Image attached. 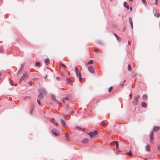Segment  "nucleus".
<instances>
[{
    "label": "nucleus",
    "instance_id": "obj_36",
    "mask_svg": "<svg viewBox=\"0 0 160 160\" xmlns=\"http://www.w3.org/2000/svg\"><path fill=\"white\" fill-rule=\"evenodd\" d=\"M54 119L53 118H52L51 120H50V122L53 123H54Z\"/></svg>",
    "mask_w": 160,
    "mask_h": 160
},
{
    "label": "nucleus",
    "instance_id": "obj_28",
    "mask_svg": "<svg viewBox=\"0 0 160 160\" xmlns=\"http://www.w3.org/2000/svg\"><path fill=\"white\" fill-rule=\"evenodd\" d=\"M65 136L66 138H67V140H68V139L69 138L68 134H67V133H65Z\"/></svg>",
    "mask_w": 160,
    "mask_h": 160
},
{
    "label": "nucleus",
    "instance_id": "obj_11",
    "mask_svg": "<svg viewBox=\"0 0 160 160\" xmlns=\"http://www.w3.org/2000/svg\"><path fill=\"white\" fill-rule=\"evenodd\" d=\"M124 6L127 8L128 9H129V6L128 5L127 3L126 2H124L123 3Z\"/></svg>",
    "mask_w": 160,
    "mask_h": 160
},
{
    "label": "nucleus",
    "instance_id": "obj_7",
    "mask_svg": "<svg viewBox=\"0 0 160 160\" xmlns=\"http://www.w3.org/2000/svg\"><path fill=\"white\" fill-rule=\"evenodd\" d=\"M60 121H61V124L62 125V126H63L64 128L66 127V122H65V121L64 120H62L61 119H60Z\"/></svg>",
    "mask_w": 160,
    "mask_h": 160
},
{
    "label": "nucleus",
    "instance_id": "obj_50",
    "mask_svg": "<svg viewBox=\"0 0 160 160\" xmlns=\"http://www.w3.org/2000/svg\"><path fill=\"white\" fill-rule=\"evenodd\" d=\"M135 75L133 76H132L133 77H134L135 76Z\"/></svg>",
    "mask_w": 160,
    "mask_h": 160
},
{
    "label": "nucleus",
    "instance_id": "obj_39",
    "mask_svg": "<svg viewBox=\"0 0 160 160\" xmlns=\"http://www.w3.org/2000/svg\"><path fill=\"white\" fill-rule=\"evenodd\" d=\"M28 84L30 85V86H32V82L31 81H30L28 82Z\"/></svg>",
    "mask_w": 160,
    "mask_h": 160
},
{
    "label": "nucleus",
    "instance_id": "obj_17",
    "mask_svg": "<svg viewBox=\"0 0 160 160\" xmlns=\"http://www.w3.org/2000/svg\"><path fill=\"white\" fill-rule=\"evenodd\" d=\"M76 128L78 130H82L83 131H84L85 130V129L84 128L82 129L80 127L78 126H76Z\"/></svg>",
    "mask_w": 160,
    "mask_h": 160
},
{
    "label": "nucleus",
    "instance_id": "obj_5",
    "mask_svg": "<svg viewBox=\"0 0 160 160\" xmlns=\"http://www.w3.org/2000/svg\"><path fill=\"white\" fill-rule=\"evenodd\" d=\"M52 133L55 136H58V132L56 129H53L52 130Z\"/></svg>",
    "mask_w": 160,
    "mask_h": 160
},
{
    "label": "nucleus",
    "instance_id": "obj_10",
    "mask_svg": "<svg viewBox=\"0 0 160 160\" xmlns=\"http://www.w3.org/2000/svg\"><path fill=\"white\" fill-rule=\"evenodd\" d=\"M160 129V127L159 126L154 127L153 128V130L154 132Z\"/></svg>",
    "mask_w": 160,
    "mask_h": 160
},
{
    "label": "nucleus",
    "instance_id": "obj_9",
    "mask_svg": "<svg viewBox=\"0 0 160 160\" xmlns=\"http://www.w3.org/2000/svg\"><path fill=\"white\" fill-rule=\"evenodd\" d=\"M114 35L117 38V40L119 42H120L121 41V38L119 37L117 35H116L115 33H114Z\"/></svg>",
    "mask_w": 160,
    "mask_h": 160
},
{
    "label": "nucleus",
    "instance_id": "obj_14",
    "mask_svg": "<svg viewBox=\"0 0 160 160\" xmlns=\"http://www.w3.org/2000/svg\"><path fill=\"white\" fill-rule=\"evenodd\" d=\"M147 94H144L142 96V98L144 100H145L147 99Z\"/></svg>",
    "mask_w": 160,
    "mask_h": 160
},
{
    "label": "nucleus",
    "instance_id": "obj_21",
    "mask_svg": "<svg viewBox=\"0 0 160 160\" xmlns=\"http://www.w3.org/2000/svg\"><path fill=\"white\" fill-rule=\"evenodd\" d=\"M41 90L42 91V92L44 94H46V90L45 89V88H41Z\"/></svg>",
    "mask_w": 160,
    "mask_h": 160
},
{
    "label": "nucleus",
    "instance_id": "obj_31",
    "mask_svg": "<svg viewBox=\"0 0 160 160\" xmlns=\"http://www.w3.org/2000/svg\"><path fill=\"white\" fill-rule=\"evenodd\" d=\"M142 2L143 3L145 4V5H147V2L146 0H142Z\"/></svg>",
    "mask_w": 160,
    "mask_h": 160
},
{
    "label": "nucleus",
    "instance_id": "obj_41",
    "mask_svg": "<svg viewBox=\"0 0 160 160\" xmlns=\"http://www.w3.org/2000/svg\"><path fill=\"white\" fill-rule=\"evenodd\" d=\"M94 51L97 53H98L99 52V51L97 49H95Z\"/></svg>",
    "mask_w": 160,
    "mask_h": 160
},
{
    "label": "nucleus",
    "instance_id": "obj_33",
    "mask_svg": "<svg viewBox=\"0 0 160 160\" xmlns=\"http://www.w3.org/2000/svg\"><path fill=\"white\" fill-rule=\"evenodd\" d=\"M129 22H130V23L132 22V19L131 17L129 18Z\"/></svg>",
    "mask_w": 160,
    "mask_h": 160
},
{
    "label": "nucleus",
    "instance_id": "obj_47",
    "mask_svg": "<svg viewBox=\"0 0 160 160\" xmlns=\"http://www.w3.org/2000/svg\"><path fill=\"white\" fill-rule=\"evenodd\" d=\"M59 77H57L56 78V79L57 80H58L59 79Z\"/></svg>",
    "mask_w": 160,
    "mask_h": 160
},
{
    "label": "nucleus",
    "instance_id": "obj_22",
    "mask_svg": "<svg viewBox=\"0 0 160 160\" xmlns=\"http://www.w3.org/2000/svg\"><path fill=\"white\" fill-rule=\"evenodd\" d=\"M88 141V139H84L83 141V143H87Z\"/></svg>",
    "mask_w": 160,
    "mask_h": 160
},
{
    "label": "nucleus",
    "instance_id": "obj_46",
    "mask_svg": "<svg viewBox=\"0 0 160 160\" xmlns=\"http://www.w3.org/2000/svg\"><path fill=\"white\" fill-rule=\"evenodd\" d=\"M158 148L159 150L160 151V146H159L158 147Z\"/></svg>",
    "mask_w": 160,
    "mask_h": 160
},
{
    "label": "nucleus",
    "instance_id": "obj_13",
    "mask_svg": "<svg viewBox=\"0 0 160 160\" xmlns=\"http://www.w3.org/2000/svg\"><path fill=\"white\" fill-rule=\"evenodd\" d=\"M44 62L46 65H47L50 62V61L49 59L48 58L45 59L44 60Z\"/></svg>",
    "mask_w": 160,
    "mask_h": 160
},
{
    "label": "nucleus",
    "instance_id": "obj_40",
    "mask_svg": "<svg viewBox=\"0 0 160 160\" xmlns=\"http://www.w3.org/2000/svg\"><path fill=\"white\" fill-rule=\"evenodd\" d=\"M130 25H131V28H132V29L133 28V23H132V22L130 23Z\"/></svg>",
    "mask_w": 160,
    "mask_h": 160
},
{
    "label": "nucleus",
    "instance_id": "obj_8",
    "mask_svg": "<svg viewBox=\"0 0 160 160\" xmlns=\"http://www.w3.org/2000/svg\"><path fill=\"white\" fill-rule=\"evenodd\" d=\"M153 132L152 131H151L150 132V142H152V141H153Z\"/></svg>",
    "mask_w": 160,
    "mask_h": 160
},
{
    "label": "nucleus",
    "instance_id": "obj_42",
    "mask_svg": "<svg viewBox=\"0 0 160 160\" xmlns=\"http://www.w3.org/2000/svg\"><path fill=\"white\" fill-rule=\"evenodd\" d=\"M66 80H67V81L68 82H70V80L69 78H67V79H66Z\"/></svg>",
    "mask_w": 160,
    "mask_h": 160
},
{
    "label": "nucleus",
    "instance_id": "obj_2",
    "mask_svg": "<svg viewBox=\"0 0 160 160\" xmlns=\"http://www.w3.org/2000/svg\"><path fill=\"white\" fill-rule=\"evenodd\" d=\"M28 75L27 74V72H25L22 75L21 77V78L20 80V82H21L24 79L28 78Z\"/></svg>",
    "mask_w": 160,
    "mask_h": 160
},
{
    "label": "nucleus",
    "instance_id": "obj_38",
    "mask_svg": "<svg viewBox=\"0 0 160 160\" xmlns=\"http://www.w3.org/2000/svg\"><path fill=\"white\" fill-rule=\"evenodd\" d=\"M112 87H111L109 88V91H108L109 92H111V91L112 90Z\"/></svg>",
    "mask_w": 160,
    "mask_h": 160
},
{
    "label": "nucleus",
    "instance_id": "obj_4",
    "mask_svg": "<svg viewBox=\"0 0 160 160\" xmlns=\"http://www.w3.org/2000/svg\"><path fill=\"white\" fill-rule=\"evenodd\" d=\"M88 70L89 72L92 73H94L95 71V69L92 66H90L88 67Z\"/></svg>",
    "mask_w": 160,
    "mask_h": 160
},
{
    "label": "nucleus",
    "instance_id": "obj_24",
    "mask_svg": "<svg viewBox=\"0 0 160 160\" xmlns=\"http://www.w3.org/2000/svg\"><path fill=\"white\" fill-rule=\"evenodd\" d=\"M33 110V108L32 107L31 108L29 112V113L30 114L32 115V114Z\"/></svg>",
    "mask_w": 160,
    "mask_h": 160
},
{
    "label": "nucleus",
    "instance_id": "obj_25",
    "mask_svg": "<svg viewBox=\"0 0 160 160\" xmlns=\"http://www.w3.org/2000/svg\"><path fill=\"white\" fill-rule=\"evenodd\" d=\"M101 124L102 126H105L106 125V123L104 121H102L101 123Z\"/></svg>",
    "mask_w": 160,
    "mask_h": 160
},
{
    "label": "nucleus",
    "instance_id": "obj_6",
    "mask_svg": "<svg viewBox=\"0 0 160 160\" xmlns=\"http://www.w3.org/2000/svg\"><path fill=\"white\" fill-rule=\"evenodd\" d=\"M24 67V64H22L21 65L20 68L19 69V70H18V73H20V72H21L22 70L23 69Z\"/></svg>",
    "mask_w": 160,
    "mask_h": 160
},
{
    "label": "nucleus",
    "instance_id": "obj_35",
    "mask_svg": "<svg viewBox=\"0 0 160 160\" xmlns=\"http://www.w3.org/2000/svg\"><path fill=\"white\" fill-rule=\"evenodd\" d=\"M126 81V80H125L122 83H121L120 84V86H121V87H122L123 86V84H124V82H125Z\"/></svg>",
    "mask_w": 160,
    "mask_h": 160
},
{
    "label": "nucleus",
    "instance_id": "obj_16",
    "mask_svg": "<svg viewBox=\"0 0 160 160\" xmlns=\"http://www.w3.org/2000/svg\"><path fill=\"white\" fill-rule=\"evenodd\" d=\"M142 106L143 108H145L147 106V104L145 102H143L141 103Z\"/></svg>",
    "mask_w": 160,
    "mask_h": 160
},
{
    "label": "nucleus",
    "instance_id": "obj_15",
    "mask_svg": "<svg viewBox=\"0 0 160 160\" xmlns=\"http://www.w3.org/2000/svg\"><path fill=\"white\" fill-rule=\"evenodd\" d=\"M138 102V100H134L132 102V104L134 105H136L137 104Z\"/></svg>",
    "mask_w": 160,
    "mask_h": 160
},
{
    "label": "nucleus",
    "instance_id": "obj_51",
    "mask_svg": "<svg viewBox=\"0 0 160 160\" xmlns=\"http://www.w3.org/2000/svg\"><path fill=\"white\" fill-rule=\"evenodd\" d=\"M131 96H132V95H131V94H130V95H129V96H130V97H131Z\"/></svg>",
    "mask_w": 160,
    "mask_h": 160
},
{
    "label": "nucleus",
    "instance_id": "obj_45",
    "mask_svg": "<svg viewBox=\"0 0 160 160\" xmlns=\"http://www.w3.org/2000/svg\"><path fill=\"white\" fill-rule=\"evenodd\" d=\"M73 113V111H71V113H70V114H71V115H72V114Z\"/></svg>",
    "mask_w": 160,
    "mask_h": 160
},
{
    "label": "nucleus",
    "instance_id": "obj_26",
    "mask_svg": "<svg viewBox=\"0 0 160 160\" xmlns=\"http://www.w3.org/2000/svg\"><path fill=\"white\" fill-rule=\"evenodd\" d=\"M93 61L92 60H90L89 61L88 63V64H92L93 63Z\"/></svg>",
    "mask_w": 160,
    "mask_h": 160
},
{
    "label": "nucleus",
    "instance_id": "obj_1",
    "mask_svg": "<svg viewBox=\"0 0 160 160\" xmlns=\"http://www.w3.org/2000/svg\"><path fill=\"white\" fill-rule=\"evenodd\" d=\"M75 70L77 76L78 77H79V80L81 81V80L82 79V78L80 73L78 72V70L76 67H75Z\"/></svg>",
    "mask_w": 160,
    "mask_h": 160
},
{
    "label": "nucleus",
    "instance_id": "obj_32",
    "mask_svg": "<svg viewBox=\"0 0 160 160\" xmlns=\"http://www.w3.org/2000/svg\"><path fill=\"white\" fill-rule=\"evenodd\" d=\"M64 99H65L66 100H68L69 99L67 97H65L64 98L63 100V102L64 103H65Z\"/></svg>",
    "mask_w": 160,
    "mask_h": 160
},
{
    "label": "nucleus",
    "instance_id": "obj_12",
    "mask_svg": "<svg viewBox=\"0 0 160 160\" xmlns=\"http://www.w3.org/2000/svg\"><path fill=\"white\" fill-rule=\"evenodd\" d=\"M38 91L39 92H40L39 95L38 96V98H39L40 99L42 98L43 97V94L42 93H41V92L39 90H38Z\"/></svg>",
    "mask_w": 160,
    "mask_h": 160
},
{
    "label": "nucleus",
    "instance_id": "obj_34",
    "mask_svg": "<svg viewBox=\"0 0 160 160\" xmlns=\"http://www.w3.org/2000/svg\"><path fill=\"white\" fill-rule=\"evenodd\" d=\"M128 155L129 156H131L132 155V152H131V151H129L128 153Z\"/></svg>",
    "mask_w": 160,
    "mask_h": 160
},
{
    "label": "nucleus",
    "instance_id": "obj_3",
    "mask_svg": "<svg viewBox=\"0 0 160 160\" xmlns=\"http://www.w3.org/2000/svg\"><path fill=\"white\" fill-rule=\"evenodd\" d=\"M98 133L97 131H94L93 132H89L88 134L90 135V137L91 138L94 136H95L97 135Z\"/></svg>",
    "mask_w": 160,
    "mask_h": 160
},
{
    "label": "nucleus",
    "instance_id": "obj_44",
    "mask_svg": "<svg viewBox=\"0 0 160 160\" xmlns=\"http://www.w3.org/2000/svg\"><path fill=\"white\" fill-rule=\"evenodd\" d=\"M12 81H10V84L12 86H13V84H12Z\"/></svg>",
    "mask_w": 160,
    "mask_h": 160
},
{
    "label": "nucleus",
    "instance_id": "obj_37",
    "mask_svg": "<svg viewBox=\"0 0 160 160\" xmlns=\"http://www.w3.org/2000/svg\"><path fill=\"white\" fill-rule=\"evenodd\" d=\"M37 101H38V104L39 105H41L40 101L39 100H38V99H37Z\"/></svg>",
    "mask_w": 160,
    "mask_h": 160
},
{
    "label": "nucleus",
    "instance_id": "obj_48",
    "mask_svg": "<svg viewBox=\"0 0 160 160\" xmlns=\"http://www.w3.org/2000/svg\"><path fill=\"white\" fill-rule=\"evenodd\" d=\"M130 10H131V11L132 10V8L131 7V8H130Z\"/></svg>",
    "mask_w": 160,
    "mask_h": 160
},
{
    "label": "nucleus",
    "instance_id": "obj_19",
    "mask_svg": "<svg viewBox=\"0 0 160 160\" xmlns=\"http://www.w3.org/2000/svg\"><path fill=\"white\" fill-rule=\"evenodd\" d=\"M115 143L116 144V149L117 150V151L119 152V150L118 149V141H115Z\"/></svg>",
    "mask_w": 160,
    "mask_h": 160
},
{
    "label": "nucleus",
    "instance_id": "obj_23",
    "mask_svg": "<svg viewBox=\"0 0 160 160\" xmlns=\"http://www.w3.org/2000/svg\"><path fill=\"white\" fill-rule=\"evenodd\" d=\"M160 15V14L158 13H156L154 14V16L157 18H158Z\"/></svg>",
    "mask_w": 160,
    "mask_h": 160
},
{
    "label": "nucleus",
    "instance_id": "obj_27",
    "mask_svg": "<svg viewBox=\"0 0 160 160\" xmlns=\"http://www.w3.org/2000/svg\"><path fill=\"white\" fill-rule=\"evenodd\" d=\"M35 66L38 67L39 66H40V63L38 62H36L35 63Z\"/></svg>",
    "mask_w": 160,
    "mask_h": 160
},
{
    "label": "nucleus",
    "instance_id": "obj_49",
    "mask_svg": "<svg viewBox=\"0 0 160 160\" xmlns=\"http://www.w3.org/2000/svg\"><path fill=\"white\" fill-rule=\"evenodd\" d=\"M129 0L132 2L133 1V0Z\"/></svg>",
    "mask_w": 160,
    "mask_h": 160
},
{
    "label": "nucleus",
    "instance_id": "obj_20",
    "mask_svg": "<svg viewBox=\"0 0 160 160\" xmlns=\"http://www.w3.org/2000/svg\"><path fill=\"white\" fill-rule=\"evenodd\" d=\"M140 97V96L139 95H137L135 96L134 100H138V99Z\"/></svg>",
    "mask_w": 160,
    "mask_h": 160
},
{
    "label": "nucleus",
    "instance_id": "obj_30",
    "mask_svg": "<svg viewBox=\"0 0 160 160\" xmlns=\"http://www.w3.org/2000/svg\"><path fill=\"white\" fill-rule=\"evenodd\" d=\"M60 65L62 66V67H63L64 68H66V66H65V65L63 64V63H60Z\"/></svg>",
    "mask_w": 160,
    "mask_h": 160
},
{
    "label": "nucleus",
    "instance_id": "obj_43",
    "mask_svg": "<svg viewBox=\"0 0 160 160\" xmlns=\"http://www.w3.org/2000/svg\"><path fill=\"white\" fill-rule=\"evenodd\" d=\"M53 123L56 126H58V124L57 122H54Z\"/></svg>",
    "mask_w": 160,
    "mask_h": 160
},
{
    "label": "nucleus",
    "instance_id": "obj_18",
    "mask_svg": "<svg viewBox=\"0 0 160 160\" xmlns=\"http://www.w3.org/2000/svg\"><path fill=\"white\" fill-rule=\"evenodd\" d=\"M146 150L147 151H149L150 150V146L149 145H147L146 147Z\"/></svg>",
    "mask_w": 160,
    "mask_h": 160
},
{
    "label": "nucleus",
    "instance_id": "obj_29",
    "mask_svg": "<svg viewBox=\"0 0 160 160\" xmlns=\"http://www.w3.org/2000/svg\"><path fill=\"white\" fill-rule=\"evenodd\" d=\"M128 69L129 71H131V68L130 65L129 64L128 66Z\"/></svg>",
    "mask_w": 160,
    "mask_h": 160
}]
</instances>
